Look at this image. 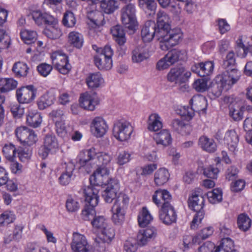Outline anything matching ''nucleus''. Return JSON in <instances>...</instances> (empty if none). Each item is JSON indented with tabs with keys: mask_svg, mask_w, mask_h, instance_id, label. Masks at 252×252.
<instances>
[{
	"mask_svg": "<svg viewBox=\"0 0 252 252\" xmlns=\"http://www.w3.org/2000/svg\"><path fill=\"white\" fill-rule=\"evenodd\" d=\"M87 158L80 160L82 166L86 167L88 172L93 168L98 166H106L113 159L112 155L104 152H97L94 148H92L86 151Z\"/></svg>",
	"mask_w": 252,
	"mask_h": 252,
	"instance_id": "f257e3e1",
	"label": "nucleus"
},
{
	"mask_svg": "<svg viewBox=\"0 0 252 252\" xmlns=\"http://www.w3.org/2000/svg\"><path fill=\"white\" fill-rule=\"evenodd\" d=\"M191 108L186 106H180L178 113L185 117L187 120H191L194 116V111L205 113L207 107V100L202 95H194L189 101Z\"/></svg>",
	"mask_w": 252,
	"mask_h": 252,
	"instance_id": "f03ea898",
	"label": "nucleus"
},
{
	"mask_svg": "<svg viewBox=\"0 0 252 252\" xmlns=\"http://www.w3.org/2000/svg\"><path fill=\"white\" fill-rule=\"evenodd\" d=\"M93 49L98 54L94 58L95 64L100 70H110L113 66L112 57L113 51L109 46H105L104 48L92 45Z\"/></svg>",
	"mask_w": 252,
	"mask_h": 252,
	"instance_id": "7ed1b4c3",
	"label": "nucleus"
},
{
	"mask_svg": "<svg viewBox=\"0 0 252 252\" xmlns=\"http://www.w3.org/2000/svg\"><path fill=\"white\" fill-rule=\"evenodd\" d=\"M220 76L218 75L212 81L211 85L209 84L208 79L199 78L194 81L192 88L197 92L203 93L207 91L211 87L212 92L210 96L212 99L219 97L220 95Z\"/></svg>",
	"mask_w": 252,
	"mask_h": 252,
	"instance_id": "20e7f679",
	"label": "nucleus"
},
{
	"mask_svg": "<svg viewBox=\"0 0 252 252\" xmlns=\"http://www.w3.org/2000/svg\"><path fill=\"white\" fill-rule=\"evenodd\" d=\"M133 130L134 128L130 122L121 120L114 124L112 134L118 141L126 142L131 138Z\"/></svg>",
	"mask_w": 252,
	"mask_h": 252,
	"instance_id": "39448f33",
	"label": "nucleus"
},
{
	"mask_svg": "<svg viewBox=\"0 0 252 252\" xmlns=\"http://www.w3.org/2000/svg\"><path fill=\"white\" fill-rule=\"evenodd\" d=\"M136 7L134 4L129 3L121 10V21L125 27L134 32L138 27L136 16Z\"/></svg>",
	"mask_w": 252,
	"mask_h": 252,
	"instance_id": "423d86ee",
	"label": "nucleus"
},
{
	"mask_svg": "<svg viewBox=\"0 0 252 252\" xmlns=\"http://www.w3.org/2000/svg\"><path fill=\"white\" fill-rule=\"evenodd\" d=\"M240 72L236 68L224 69L221 73V91H227L240 79Z\"/></svg>",
	"mask_w": 252,
	"mask_h": 252,
	"instance_id": "0eeeda50",
	"label": "nucleus"
},
{
	"mask_svg": "<svg viewBox=\"0 0 252 252\" xmlns=\"http://www.w3.org/2000/svg\"><path fill=\"white\" fill-rule=\"evenodd\" d=\"M105 186V189L102 191V196L106 202L110 203L121 193L120 191V183L117 179L110 178Z\"/></svg>",
	"mask_w": 252,
	"mask_h": 252,
	"instance_id": "6e6552de",
	"label": "nucleus"
},
{
	"mask_svg": "<svg viewBox=\"0 0 252 252\" xmlns=\"http://www.w3.org/2000/svg\"><path fill=\"white\" fill-rule=\"evenodd\" d=\"M70 246L73 252H94L86 236L78 232L73 233Z\"/></svg>",
	"mask_w": 252,
	"mask_h": 252,
	"instance_id": "1a4fd4ad",
	"label": "nucleus"
},
{
	"mask_svg": "<svg viewBox=\"0 0 252 252\" xmlns=\"http://www.w3.org/2000/svg\"><path fill=\"white\" fill-rule=\"evenodd\" d=\"M191 72L185 67H174L167 74V80L176 84L185 83L190 77Z\"/></svg>",
	"mask_w": 252,
	"mask_h": 252,
	"instance_id": "9d476101",
	"label": "nucleus"
},
{
	"mask_svg": "<svg viewBox=\"0 0 252 252\" xmlns=\"http://www.w3.org/2000/svg\"><path fill=\"white\" fill-rule=\"evenodd\" d=\"M80 106L85 110L94 111L99 104V99L96 93L86 92L80 94Z\"/></svg>",
	"mask_w": 252,
	"mask_h": 252,
	"instance_id": "9b49d317",
	"label": "nucleus"
},
{
	"mask_svg": "<svg viewBox=\"0 0 252 252\" xmlns=\"http://www.w3.org/2000/svg\"><path fill=\"white\" fill-rule=\"evenodd\" d=\"M110 173V169L107 166H98L90 177L91 185L100 188L105 185L109 179L108 176Z\"/></svg>",
	"mask_w": 252,
	"mask_h": 252,
	"instance_id": "f8f14e48",
	"label": "nucleus"
},
{
	"mask_svg": "<svg viewBox=\"0 0 252 252\" xmlns=\"http://www.w3.org/2000/svg\"><path fill=\"white\" fill-rule=\"evenodd\" d=\"M36 92V90L32 85L21 87L16 91L17 99L20 103H29L35 98Z\"/></svg>",
	"mask_w": 252,
	"mask_h": 252,
	"instance_id": "ddd939ff",
	"label": "nucleus"
},
{
	"mask_svg": "<svg viewBox=\"0 0 252 252\" xmlns=\"http://www.w3.org/2000/svg\"><path fill=\"white\" fill-rule=\"evenodd\" d=\"M100 188L90 185L84 189V196L86 205L92 208L96 207L99 201V192Z\"/></svg>",
	"mask_w": 252,
	"mask_h": 252,
	"instance_id": "4468645a",
	"label": "nucleus"
},
{
	"mask_svg": "<svg viewBox=\"0 0 252 252\" xmlns=\"http://www.w3.org/2000/svg\"><path fill=\"white\" fill-rule=\"evenodd\" d=\"M51 58L53 63L56 65V68L61 73L66 74L69 72L71 65L66 55L56 52L51 54Z\"/></svg>",
	"mask_w": 252,
	"mask_h": 252,
	"instance_id": "2eb2a0df",
	"label": "nucleus"
},
{
	"mask_svg": "<svg viewBox=\"0 0 252 252\" xmlns=\"http://www.w3.org/2000/svg\"><path fill=\"white\" fill-rule=\"evenodd\" d=\"M160 220L166 225L174 223L177 220V214L170 203H163L159 210Z\"/></svg>",
	"mask_w": 252,
	"mask_h": 252,
	"instance_id": "dca6fc26",
	"label": "nucleus"
},
{
	"mask_svg": "<svg viewBox=\"0 0 252 252\" xmlns=\"http://www.w3.org/2000/svg\"><path fill=\"white\" fill-rule=\"evenodd\" d=\"M108 130V125L106 120L102 117H94L91 124L92 134L97 138L103 137Z\"/></svg>",
	"mask_w": 252,
	"mask_h": 252,
	"instance_id": "f3484780",
	"label": "nucleus"
},
{
	"mask_svg": "<svg viewBox=\"0 0 252 252\" xmlns=\"http://www.w3.org/2000/svg\"><path fill=\"white\" fill-rule=\"evenodd\" d=\"M111 31L115 40L119 46L118 50L120 54H124L126 50V47L125 45L126 39L123 28L120 25H116L112 27Z\"/></svg>",
	"mask_w": 252,
	"mask_h": 252,
	"instance_id": "a211bd4d",
	"label": "nucleus"
},
{
	"mask_svg": "<svg viewBox=\"0 0 252 252\" xmlns=\"http://www.w3.org/2000/svg\"><path fill=\"white\" fill-rule=\"evenodd\" d=\"M183 34L179 28L170 30L165 44L160 45L162 50L166 51L170 48L178 44L183 39Z\"/></svg>",
	"mask_w": 252,
	"mask_h": 252,
	"instance_id": "6ab92c4d",
	"label": "nucleus"
},
{
	"mask_svg": "<svg viewBox=\"0 0 252 252\" xmlns=\"http://www.w3.org/2000/svg\"><path fill=\"white\" fill-rule=\"evenodd\" d=\"M157 235V229L154 227H150L140 230L137 235V243L139 246L142 247L147 244L149 241Z\"/></svg>",
	"mask_w": 252,
	"mask_h": 252,
	"instance_id": "aec40b11",
	"label": "nucleus"
},
{
	"mask_svg": "<svg viewBox=\"0 0 252 252\" xmlns=\"http://www.w3.org/2000/svg\"><path fill=\"white\" fill-rule=\"evenodd\" d=\"M201 192L200 189H195L189 198V206L195 211H203L204 198L200 195Z\"/></svg>",
	"mask_w": 252,
	"mask_h": 252,
	"instance_id": "412c9836",
	"label": "nucleus"
},
{
	"mask_svg": "<svg viewBox=\"0 0 252 252\" xmlns=\"http://www.w3.org/2000/svg\"><path fill=\"white\" fill-rule=\"evenodd\" d=\"M115 235L114 229L109 225L97 232L95 242L98 244L101 243L109 244L114 239Z\"/></svg>",
	"mask_w": 252,
	"mask_h": 252,
	"instance_id": "4be33fe9",
	"label": "nucleus"
},
{
	"mask_svg": "<svg viewBox=\"0 0 252 252\" xmlns=\"http://www.w3.org/2000/svg\"><path fill=\"white\" fill-rule=\"evenodd\" d=\"M214 66L212 62L208 61L194 64L192 66L191 70L200 76H205L209 75L212 73Z\"/></svg>",
	"mask_w": 252,
	"mask_h": 252,
	"instance_id": "5701e85b",
	"label": "nucleus"
},
{
	"mask_svg": "<svg viewBox=\"0 0 252 252\" xmlns=\"http://www.w3.org/2000/svg\"><path fill=\"white\" fill-rule=\"evenodd\" d=\"M153 139L158 145L163 147L169 146L172 143V138L169 130L164 129L154 135Z\"/></svg>",
	"mask_w": 252,
	"mask_h": 252,
	"instance_id": "b1692460",
	"label": "nucleus"
},
{
	"mask_svg": "<svg viewBox=\"0 0 252 252\" xmlns=\"http://www.w3.org/2000/svg\"><path fill=\"white\" fill-rule=\"evenodd\" d=\"M147 129L151 132H156L163 127L162 119L157 113H151L148 118Z\"/></svg>",
	"mask_w": 252,
	"mask_h": 252,
	"instance_id": "393cba45",
	"label": "nucleus"
},
{
	"mask_svg": "<svg viewBox=\"0 0 252 252\" xmlns=\"http://www.w3.org/2000/svg\"><path fill=\"white\" fill-rule=\"evenodd\" d=\"M56 100L55 94L48 91L41 95L37 101L38 108L40 110H44L52 106Z\"/></svg>",
	"mask_w": 252,
	"mask_h": 252,
	"instance_id": "a878e982",
	"label": "nucleus"
},
{
	"mask_svg": "<svg viewBox=\"0 0 252 252\" xmlns=\"http://www.w3.org/2000/svg\"><path fill=\"white\" fill-rule=\"evenodd\" d=\"M153 202L158 206H161L163 203H169L171 200L170 192L166 189H158L152 196Z\"/></svg>",
	"mask_w": 252,
	"mask_h": 252,
	"instance_id": "bb28decb",
	"label": "nucleus"
},
{
	"mask_svg": "<svg viewBox=\"0 0 252 252\" xmlns=\"http://www.w3.org/2000/svg\"><path fill=\"white\" fill-rule=\"evenodd\" d=\"M224 144H226L229 150L233 153L236 150L238 142V137L234 130H228L223 137Z\"/></svg>",
	"mask_w": 252,
	"mask_h": 252,
	"instance_id": "cd10ccee",
	"label": "nucleus"
},
{
	"mask_svg": "<svg viewBox=\"0 0 252 252\" xmlns=\"http://www.w3.org/2000/svg\"><path fill=\"white\" fill-rule=\"evenodd\" d=\"M141 37L144 42H151L155 35V26L152 22L146 23L141 30Z\"/></svg>",
	"mask_w": 252,
	"mask_h": 252,
	"instance_id": "c85d7f7f",
	"label": "nucleus"
},
{
	"mask_svg": "<svg viewBox=\"0 0 252 252\" xmlns=\"http://www.w3.org/2000/svg\"><path fill=\"white\" fill-rule=\"evenodd\" d=\"M86 82L89 88L95 89L102 86L104 80L100 73L96 72L89 74Z\"/></svg>",
	"mask_w": 252,
	"mask_h": 252,
	"instance_id": "c756f323",
	"label": "nucleus"
},
{
	"mask_svg": "<svg viewBox=\"0 0 252 252\" xmlns=\"http://www.w3.org/2000/svg\"><path fill=\"white\" fill-rule=\"evenodd\" d=\"M200 243L201 239L196 235L194 236L186 235L183 237L180 248L184 252H185L192 248L194 245L199 244Z\"/></svg>",
	"mask_w": 252,
	"mask_h": 252,
	"instance_id": "7c9ffc66",
	"label": "nucleus"
},
{
	"mask_svg": "<svg viewBox=\"0 0 252 252\" xmlns=\"http://www.w3.org/2000/svg\"><path fill=\"white\" fill-rule=\"evenodd\" d=\"M146 49L144 46H138L132 52L131 60L134 63H140L148 58Z\"/></svg>",
	"mask_w": 252,
	"mask_h": 252,
	"instance_id": "2f4dec72",
	"label": "nucleus"
},
{
	"mask_svg": "<svg viewBox=\"0 0 252 252\" xmlns=\"http://www.w3.org/2000/svg\"><path fill=\"white\" fill-rule=\"evenodd\" d=\"M153 218L148 209L144 207L139 212L137 220L139 225L144 227L152 221Z\"/></svg>",
	"mask_w": 252,
	"mask_h": 252,
	"instance_id": "473e14b6",
	"label": "nucleus"
},
{
	"mask_svg": "<svg viewBox=\"0 0 252 252\" xmlns=\"http://www.w3.org/2000/svg\"><path fill=\"white\" fill-rule=\"evenodd\" d=\"M68 43L74 47L80 49L84 43L83 35L78 32H70L67 36Z\"/></svg>",
	"mask_w": 252,
	"mask_h": 252,
	"instance_id": "72a5a7b5",
	"label": "nucleus"
},
{
	"mask_svg": "<svg viewBox=\"0 0 252 252\" xmlns=\"http://www.w3.org/2000/svg\"><path fill=\"white\" fill-rule=\"evenodd\" d=\"M199 145L203 150L208 153H214L217 150V145L214 140L206 136L200 137Z\"/></svg>",
	"mask_w": 252,
	"mask_h": 252,
	"instance_id": "f704fd0d",
	"label": "nucleus"
},
{
	"mask_svg": "<svg viewBox=\"0 0 252 252\" xmlns=\"http://www.w3.org/2000/svg\"><path fill=\"white\" fill-rule=\"evenodd\" d=\"M169 177L168 171L165 168H160L155 174L154 182L156 185L161 186L168 181Z\"/></svg>",
	"mask_w": 252,
	"mask_h": 252,
	"instance_id": "c9c22d12",
	"label": "nucleus"
},
{
	"mask_svg": "<svg viewBox=\"0 0 252 252\" xmlns=\"http://www.w3.org/2000/svg\"><path fill=\"white\" fill-rule=\"evenodd\" d=\"M17 82L11 78H0V92L7 93L15 89Z\"/></svg>",
	"mask_w": 252,
	"mask_h": 252,
	"instance_id": "e433bc0d",
	"label": "nucleus"
},
{
	"mask_svg": "<svg viewBox=\"0 0 252 252\" xmlns=\"http://www.w3.org/2000/svg\"><path fill=\"white\" fill-rule=\"evenodd\" d=\"M125 209L112 206L111 208L112 220L116 224H121L125 220Z\"/></svg>",
	"mask_w": 252,
	"mask_h": 252,
	"instance_id": "4c0bfd02",
	"label": "nucleus"
},
{
	"mask_svg": "<svg viewBox=\"0 0 252 252\" xmlns=\"http://www.w3.org/2000/svg\"><path fill=\"white\" fill-rule=\"evenodd\" d=\"M42 122V117L36 111H30L27 116V123L33 127H38Z\"/></svg>",
	"mask_w": 252,
	"mask_h": 252,
	"instance_id": "58836bf2",
	"label": "nucleus"
},
{
	"mask_svg": "<svg viewBox=\"0 0 252 252\" xmlns=\"http://www.w3.org/2000/svg\"><path fill=\"white\" fill-rule=\"evenodd\" d=\"M119 6V2L116 0H103L100 3L101 9L106 14L113 13Z\"/></svg>",
	"mask_w": 252,
	"mask_h": 252,
	"instance_id": "ea45409f",
	"label": "nucleus"
},
{
	"mask_svg": "<svg viewBox=\"0 0 252 252\" xmlns=\"http://www.w3.org/2000/svg\"><path fill=\"white\" fill-rule=\"evenodd\" d=\"M44 33L47 37L52 39H58L63 35V32L59 24L48 26L44 30Z\"/></svg>",
	"mask_w": 252,
	"mask_h": 252,
	"instance_id": "a19ab883",
	"label": "nucleus"
},
{
	"mask_svg": "<svg viewBox=\"0 0 252 252\" xmlns=\"http://www.w3.org/2000/svg\"><path fill=\"white\" fill-rule=\"evenodd\" d=\"M186 56V53L185 51L174 49L168 52L165 57V59H167L168 61V63L172 65L179 60L183 59Z\"/></svg>",
	"mask_w": 252,
	"mask_h": 252,
	"instance_id": "79ce46f5",
	"label": "nucleus"
},
{
	"mask_svg": "<svg viewBox=\"0 0 252 252\" xmlns=\"http://www.w3.org/2000/svg\"><path fill=\"white\" fill-rule=\"evenodd\" d=\"M170 31V28L155 26V36L159 41L160 46L162 44H165Z\"/></svg>",
	"mask_w": 252,
	"mask_h": 252,
	"instance_id": "37998d69",
	"label": "nucleus"
},
{
	"mask_svg": "<svg viewBox=\"0 0 252 252\" xmlns=\"http://www.w3.org/2000/svg\"><path fill=\"white\" fill-rule=\"evenodd\" d=\"M29 68L27 63L18 62L14 63L12 70L17 77H26L29 72Z\"/></svg>",
	"mask_w": 252,
	"mask_h": 252,
	"instance_id": "c03bdc74",
	"label": "nucleus"
},
{
	"mask_svg": "<svg viewBox=\"0 0 252 252\" xmlns=\"http://www.w3.org/2000/svg\"><path fill=\"white\" fill-rule=\"evenodd\" d=\"M43 146L48 149V150H51L52 152H55L58 149L59 144L55 135L48 134L44 138Z\"/></svg>",
	"mask_w": 252,
	"mask_h": 252,
	"instance_id": "a18cd8bd",
	"label": "nucleus"
},
{
	"mask_svg": "<svg viewBox=\"0 0 252 252\" xmlns=\"http://www.w3.org/2000/svg\"><path fill=\"white\" fill-rule=\"evenodd\" d=\"M171 126L177 132L183 134H188L190 131V126L185 124L183 121L178 119H174L171 123Z\"/></svg>",
	"mask_w": 252,
	"mask_h": 252,
	"instance_id": "49530a36",
	"label": "nucleus"
},
{
	"mask_svg": "<svg viewBox=\"0 0 252 252\" xmlns=\"http://www.w3.org/2000/svg\"><path fill=\"white\" fill-rule=\"evenodd\" d=\"M20 33L22 40L26 44L34 42L37 38V33L34 31L23 29Z\"/></svg>",
	"mask_w": 252,
	"mask_h": 252,
	"instance_id": "de8ad7c7",
	"label": "nucleus"
},
{
	"mask_svg": "<svg viewBox=\"0 0 252 252\" xmlns=\"http://www.w3.org/2000/svg\"><path fill=\"white\" fill-rule=\"evenodd\" d=\"M252 220L249 217L245 214H240L237 219L238 227L241 230L246 231L251 227Z\"/></svg>",
	"mask_w": 252,
	"mask_h": 252,
	"instance_id": "09e8293b",
	"label": "nucleus"
},
{
	"mask_svg": "<svg viewBox=\"0 0 252 252\" xmlns=\"http://www.w3.org/2000/svg\"><path fill=\"white\" fill-rule=\"evenodd\" d=\"M115 199L113 206H116L118 208L126 209L129 202V198L127 194L121 193Z\"/></svg>",
	"mask_w": 252,
	"mask_h": 252,
	"instance_id": "8fccbe9b",
	"label": "nucleus"
},
{
	"mask_svg": "<svg viewBox=\"0 0 252 252\" xmlns=\"http://www.w3.org/2000/svg\"><path fill=\"white\" fill-rule=\"evenodd\" d=\"M55 125L56 131L58 136L64 139H67L69 137L70 134L65 126V120L55 123Z\"/></svg>",
	"mask_w": 252,
	"mask_h": 252,
	"instance_id": "3c124183",
	"label": "nucleus"
},
{
	"mask_svg": "<svg viewBox=\"0 0 252 252\" xmlns=\"http://www.w3.org/2000/svg\"><path fill=\"white\" fill-rule=\"evenodd\" d=\"M170 19L169 16L163 11H159L157 14V26L158 27L170 28Z\"/></svg>",
	"mask_w": 252,
	"mask_h": 252,
	"instance_id": "603ef678",
	"label": "nucleus"
},
{
	"mask_svg": "<svg viewBox=\"0 0 252 252\" xmlns=\"http://www.w3.org/2000/svg\"><path fill=\"white\" fill-rule=\"evenodd\" d=\"M76 21V18L72 12L67 11L64 13L62 22L65 27L72 28L75 25Z\"/></svg>",
	"mask_w": 252,
	"mask_h": 252,
	"instance_id": "864d4df0",
	"label": "nucleus"
},
{
	"mask_svg": "<svg viewBox=\"0 0 252 252\" xmlns=\"http://www.w3.org/2000/svg\"><path fill=\"white\" fill-rule=\"evenodd\" d=\"M65 208L67 212L74 213L80 208V204L78 200L73 197H68L65 202Z\"/></svg>",
	"mask_w": 252,
	"mask_h": 252,
	"instance_id": "5fc2aeb1",
	"label": "nucleus"
},
{
	"mask_svg": "<svg viewBox=\"0 0 252 252\" xmlns=\"http://www.w3.org/2000/svg\"><path fill=\"white\" fill-rule=\"evenodd\" d=\"M91 224L94 228L97 230V232L109 225L107 220L102 216L94 217Z\"/></svg>",
	"mask_w": 252,
	"mask_h": 252,
	"instance_id": "6e6d98bb",
	"label": "nucleus"
},
{
	"mask_svg": "<svg viewBox=\"0 0 252 252\" xmlns=\"http://www.w3.org/2000/svg\"><path fill=\"white\" fill-rule=\"evenodd\" d=\"M15 216L13 212L5 211L0 215V225L4 226L13 222Z\"/></svg>",
	"mask_w": 252,
	"mask_h": 252,
	"instance_id": "4d7b16f0",
	"label": "nucleus"
},
{
	"mask_svg": "<svg viewBox=\"0 0 252 252\" xmlns=\"http://www.w3.org/2000/svg\"><path fill=\"white\" fill-rule=\"evenodd\" d=\"M2 152L9 160H13L16 157V149L12 144H6L2 148Z\"/></svg>",
	"mask_w": 252,
	"mask_h": 252,
	"instance_id": "13d9d810",
	"label": "nucleus"
},
{
	"mask_svg": "<svg viewBox=\"0 0 252 252\" xmlns=\"http://www.w3.org/2000/svg\"><path fill=\"white\" fill-rule=\"evenodd\" d=\"M221 252H238L234 249L233 241L230 238H221Z\"/></svg>",
	"mask_w": 252,
	"mask_h": 252,
	"instance_id": "bf43d9fd",
	"label": "nucleus"
},
{
	"mask_svg": "<svg viewBox=\"0 0 252 252\" xmlns=\"http://www.w3.org/2000/svg\"><path fill=\"white\" fill-rule=\"evenodd\" d=\"M37 228L44 233L48 243L53 244L57 243V239L53 232L48 230L44 224H39L37 225Z\"/></svg>",
	"mask_w": 252,
	"mask_h": 252,
	"instance_id": "052dcab7",
	"label": "nucleus"
},
{
	"mask_svg": "<svg viewBox=\"0 0 252 252\" xmlns=\"http://www.w3.org/2000/svg\"><path fill=\"white\" fill-rule=\"evenodd\" d=\"M138 6L143 10H149L155 12L157 4L155 0H138Z\"/></svg>",
	"mask_w": 252,
	"mask_h": 252,
	"instance_id": "680f3d73",
	"label": "nucleus"
},
{
	"mask_svg": "<svg viewBox=\"0 0 252 252\" xmlns=\"http://www.w3.org/2000/svg\"><path fill=\"white\" fill-rule=\"evenodd\" d=\"M236 60L234 53L233 51H229L226 55L223 61V66L224 69L236 68Z\"/></svg>",
	"mask_w": 252,
	"mask_h": 252,
	"instance_id": "e2e57ef3",
	"label": "nucleus"
},
{
	"mask_svg": "<svg viewBox=\"0 0 252 252\" xmlns=\"http://www.w3.org/2000/svg\"><path fill=\"white\" fill-rule=\"evenodd\" d=\"M46 13V12H42L39 9H33L31 11L29 15L32 17L37 25H41L44 22V16Z\"/></svg>",
	"mask_w": 252,
	"mask_h": 252,
	"instance_id": "0e129e2a",
	"label": "nucleus"
},
{
	"mask_svg": "<svg viewBox=\"0 0 252 252\" xmlns=\"http://www.w3.org/2000/svg\"><path fill=\"white\" fill-rule=\"evenodd\" d=\"M204 217V211H196L193 218L190 223V228L191 229H196L199 225L201 223L202 220Z\"/></svg>",
	"mask_w": 252,
	"mask_h": 252,
	"instance_id": "69168bd1",
	"label": "nucleus"
},
{
	"mask_svg": "<svg viewBox=\"0 0 252 252\" xmlns=\"http://www.w3.org/2000/svg\"><path fill=\"white\" fill-rule=\"evenodd\" d=\"M49 117L53 120L54 123L64 120V112L61 109L52 110L49 114Z\"/></svg>",
	"mask_w": 252,
	"mask_h": 252,
	"instance_id": "338daca9",
	"label": "nucleus"
},
{
	"mask_svg": "<svg viewBox=\"0 0 252 252\" xmlns=\"http://www.w3.org/2000/svg\"><path fill=\"white\" fill-rule=\"evenodd\" d=\"M52 66L47 63H41L37 66L38 73L42 76L47 77L52 71Z\"/></svg>",
	"mask_w": 252,
	"mask_h": 252,
	"instance_id": "774afa93",
	"label": "nucleus"
}]
</instances>
